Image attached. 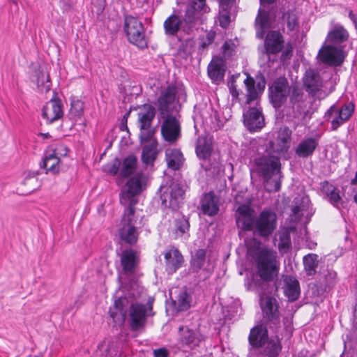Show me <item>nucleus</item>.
<instances>
[{
	"instance_id": "f257e3e1",
	"label": "nucleus",
	"mask_w": 357,
	"mask_h": 357,
	"mask_svg": "<svg viewBox=\"0 0 357 357\" xmlns=\"http://www.w3.org/2000/svg\"><path fill=\"white\" fill-rule=\"evenodd\" d=\"M146 183L147 177L142 173H137L127 181L119 195L120 203L126 209L119 229V236L122 241L129 245L135 244L138 240L134 207L138 203V196L146 189Z\"/></svg>"
},
{
	"instance_id": "f03ea898",
	"label": "nucleus",
	"mask_w": 357,
	"mask_h": 357,
	"mask_svg": "<svg viewBox=\"0 0 357 357\" xmlns=\"http://www.w3.org/2000/svg\"><path fill=\"white\" fill-rule=\"evenodd\" d=\"M236 221L238 228L252 231L263 239H268L278 227L277 214L270 208H264L258 215L248 205H241L236 212Z\"/></svg>"
},
{
	"instance_id": "7ed1b4c3",
	"label": "nucleus",
	"mask_w": 357,
	"mask_h": 357,
	"mask_svg": "<svg viewBox=\"0 0 357 357\" xmlns=\"http://www.w3.org/2000/svg\"><path fill=\"white\" fill-rule=\"evenodd\" d=\"M209 10L206 0L191 1L186 6L184 15L179 16L173 13L165 20L163 27L165 35L176 36L180 31L187 34L192 33L204 22V15Z\"/></svg>"
},
{
	"instance_id": "20e7f679",
	"label": "nucleus",
	"mask_w": 357,
	"mask_h": 357,
	"mask_svg": "<svg viewBox=\"0 0 357 357\" xmlns=\"http://www.w3.org/2000/svg\"><path fill=\"white\" fill-rule=\"evenodd\" d=\"M245 243L248 255L255 264L257 275L263 281H273L278 276L280 270L276 252L262 246L261 241L256 238L246 241Z\"/></svg>"
},
{
	"instance_id": "39448f33",
	"label": "nucleus",
	"mask_w": 357,
	"mask_h": 357,
	"mask_svg": "<svg viewBox=\"0 0 357 357\" xmlns=\"http://www.w3.org/2000/svg\"><path fill=\"white\" fill-rule=\"evenodd\" d=\"M255 171L264 179V185L269 192H278L281 187L280 163L278 157L262 155L254 160Z\"/></svg>"
},
{
	"instance_id": "423d86ee",
	"label": "nucleus",
	"mask_w": 357,
	"mask_h": 357,
	"mask_svg": "<svg viewBox=\"0 0 357 357\" xmlns=\"http://www.w3.org/2000/svg\"><path fill=\"white\" fill-rule=\"evenodd\" d=\"M152 303L149 301L146 303L137 302L130 305L128 321L132 331L144 328L147 318L154 314Z\"/></svg>"
},
{
	"instance_id": "0eeeda50",
	"label": "nucleus",
	"mask_w": 357,
	"mask_h": 357,
	"mask_svg": "<svg viewBox=\"0 0 357 357\" xmlns=\"http://www.w3.org/2000/svg\"><path fill=\"white\" fill-rule=\"evenodd\" d=\"M355 106L349 102L342 105H333L325 113L326 121L331 123V130H337L338 128L347 122L352 116Z\"/></svg>"
},
{
	"instance_id": "6e6552de",
	"label": "nucleus",
	"mask_w": 357,
	"mask_h": 357,
	"mask_svg": "<svg viewBox=\"0 0 357 357\" xmlns=\"http://www.w3.org/2000/svg\"><path fill=\"white\" fill-rule=\"evenodd\" d=\"M124 31L131 43L141 48L146 47L144 29L142 23L137 17L131 15L126 16Z\"/></svg>"
},
{
	"instance_id": "1a4fd4ad",
	"label": "nucleus",
	"mask_w": 357,
	"mask_h": 357,
	"mask_svg": "<svg viewBox=\"0 0 357 357\" xmlns=\"http://www.w3.org/2000/svg\"><path fill=\"white\" fill-rule=\"evenodd\" d=\"M160 190L162 204L166 208L176 210L184 198L185 190L183 186L173 182L168 186H162Z\"/></svg>"
},
{
	"instance_id": "9d476101",
	"label": "nucleus",
	"mask_w": 357,
	"mask_h": 357,
	"mask_svg": "<svg viewBox=\"0 0 357 357\" xmlns=\"http://www.w3.org/2000/svg\"><path fill=\"white\" fill-rule=\"evenodd\" d=\"M177 88L169 85L162 89L158 98V109L160 116H166L174 109L177 100Z\"/></svg>"
},
{
	"instance_id": "9b49d317",
	"label": "nucleus",
	"mask_w": 357,
	"mask_h": 357,
	"mask_svg": "<svg viewBox=\"0 0 357 357\" xmlns=\"http://www.w3.org/2000/svg\"><path fill=\"white\" fill-rule=\"evenodd\" d=\"M271 101L275 108L280 107L290 95L291 87L288 80L280 77L276 79L269 89Z\"/></svg>"
},
{
	"instance_id": "f8f14e48",
	"label": "nucleus",
	"mask_w": 357,
	"mask_h": 357,
	"mask_svg": "<svg viewBox=\"0 0 357 357\" xmlns=\"http://www.w3.org/2000/svg\"><path fill=\"white\" fill-rule=\"evenodd\" d=\"M303 84L306 91L312 97L322 99L326 96L323 91V82L319 74L312 69L306 70L303 77Z\"/></svg>"
},
{
	"instance_id": "ddd939ff",
	"label": "nucleus",
	"mask_w": 357,
	"mask_h": 357,
	"mask_svg": "<svg viewBox=\"0 0 357 357\" xmlns=\"http://www.w3.org/2000/svg\"><path fill=\"white\" fill-rule=\"evenodd\" d=\"M160 117L163 119L161 134L164 139L169 143L177 141L181 135V126L178 119L172 114Z\"/></svg>"
},
{
	"instance_id": "4468645a",
	"label": "nucleus",
	"mask_w": 357,
	"mask_h": 357,
	"mask_svg": "<svg viewBox=\"0 0 357 357\" xmlns=\"http://www.w3.org/2000/svg\"><path fill=\"white\" fill-rule=\"evenodd\" d=\"M178 333V342L184 349H192L199 346L204 340L203 336L198 331H193L188 326L179 327Z\"/></svg>"
},
{
	"instance_id": "2eb2a0df",
	"label": "nucleus",
	"mask_w": 357,
	"mask_h": 357,
	"mask_svg": "<svg viewBox=\"0 0 357 357\" xmlns=\"http://www.w3.org/2000/svg\"><path fill=\"white\" fill-rule=\"evenodd\" d=\"M292 131L287 126L281 128L275 139L271 142V151L278 154L285 153L290 147Z\"/></svg>"
},
{
	"instance_id": "dca6fc26",
	"label": "nucleus",
	"mask_w": 357,
	"mask_h": 357,
	"mask_svg": "<svg viewBox=\"0 0 357 357\" xmlns=\"http://www.w3.org/2000/svg\"><path fill=\"white\" fill-rule=\"evenodd\" d=\"M63 115L62 103L60 100L52 99L46 103L42 110V116L47 123H52Z\"/></svg>"
},
{
	"instance_id": "f3484780",
	"label": "nucleus",
	"mask_w": 357,
	"mask_h": 357,
	"mask_svg": "<svg viewBox=\"0 0 357 357\" xmlns=\"http://www.w3.org/2000/svg\"><path fill=\"white\" fill-rule=\"evenodd\" d=\"M284 38L278 31H269L265 38L264 48L266 54H277L284 47Z\"/></svg>"
},
{
	"instance_id": "a211bd4d",
	"label": "nucleus",
	"mask_w": 357,
	"mask_h": 357,
	"mask_svg": "<svg viewBox=\"0 0 357 357\" xmlns=\"http://www.w3.org/2000/svg\"><path fill=\"white\" fill-rule=\"evenodd\" d=\"M243 119L245 126L251 132L257 131L264 126V116L255 107H252L244 113Z\"/></svg>"
},
{
	"instance_id": "6ab92c4d",
	"label": "nucleus",
	"mask_w": 357,
	"mask_h": 357,
	"mask_svg": "<svg viewBox=\"0 0 357 357\" xmlns=\"http://www.w3.org/2000/svg\"><path fill=\"white\" fill-rule=\"evenodd\" d=\"M303 92L300 89L293 87L290 96V102L292 105L294 116L301 119H305L308 113L306 105L303 101Z\"/></svg>"
},
{
	"instance_id": "aec40b11",
	"label": "nucleus",
	"mask_w": 357,
	"mask_h": 357,
	"mask_svg": "<svg viewBox=\"0 0 357 357\" xmlns=\"http://www.w3.org/2000/svg\"><path fill=\"white\" fill-rule=\"evenodd\" d=\"M260 305L264 317L273 324H277L279 319L278 302L275 298L271 296L261 298Z\"/></svg>"
},
{
	"instance_id": "412c9836",
	"label": "nucleus",
	"mask_w": 357,
	"mask_h": 357,
	"mask_svg": "<svg viewBox=\"0 0 357 357\" xmlns=\"http://www.w3.org/2000/svg\"><path fill=\"white\" fill-rule=\"evenodd\" d=\"M320 60L330 66H339L342 62L340 50L331 45L324 46L319 52Z\"/></svg>"
},
{
	"instance_id": "4be33fe9",
	"label": "nucleus",
	"mask_w": 357,
	"mask_h": 357,
	"mask_svg": "<svg viewBox=\"0 0 357 357\" xmlns=\"http://www.w3.org/2000/svg\"><path fill=\"white\" fill-rule=\"evenodd\" d=\"M128 303L126 298L121 297L116 300L113 306L110 307V317L116 324H122L124 323L126 317Z\"/></svg>"
},
{
	"instance_id": "5701e85b",
	"label": "nucleus",
	"mask_w": 357,
	"mask_h": 357,
	"mask_svg": "<svg viewBox=\"0 0 357 357\" xmlns=\"http://www.w3.org/2000/svg\"><path fill=\"white\" fill-rule=\"evenodd\" d=\"M166 271L169 274L175 273L183 264V257L176 248H172L165 253Z\"/></svg>"
},
{
	"instance_id": "b1692460",
	"label": "nucleus",
	"mask_w": 357,
	"mask_h": 357,
	"mask_svg": "<svg viewBox=\"0 0 357 357\" xmlns=\"http://www.w3.org/2000/svg\"><path fill=\"white\" fill-rule=\"evenodd\" d=\"M273 21V19L269 12L264 9L259 10L258 15L255 20L257 38L260 39L264 38L266 31L271 28Z\"/></svg>"
},
{
	"instance_id": "393cba45",
	"label": "nucleus",
	"mask_w": 357,
	"mask_h": 357,
	"mask_svg": "<svg viewBox=\"0 0 357 357\" xmlns=\"http://www.w3.org/2000/svg\"><path fill=\"white\" fill-rule=\"evenodd\" d=\"M248 340L250 344L255 347H262L268 341V331L266 326L257 325L250 331Z\"/></svg>"
},
{
	"instance_id": "a878e982",
	"label": "nucleus",
	"mask_w": 357,
	"mask_h": 357,
	"mask_svg": "<svg viewBox=\"0 0 357 357\" xmlns=\"http://www.w3.org/2000/svg\"><path fill=\"white\" fill-rule=\"evenodd\" d=\"M155 115V109L151 105L145 104L138 112V121L141 130H148L151 128Z\"/></svg>"
},
{
	"instance_id": "bb28decb",
	"label": "nucleus",
	"mask_w": 357,
	"mask_h": 357,
	"mask_svg": "<svg viewBox=\"0 0 357 357\" xmlns=\"http://www.w3.org/2000/svg\"><path fill=\"white\" fill-rule=\"evenodd\" d=\"M139 263V256L136 251L127 249L123 251L121 256V264L126 273H133Z\"/></svg>"
},
{
	"instance_id": "cd10ccee",
	"label": "nucleus",
	"mask_w": 357,
	"mask_h": 357,
	"mask_svg": "<svg viewBox=\"0 0 357 357\" xmlns=\"http://www.w3.org/2000/svg\"><path fill=\"white\" fill-rule=\"evenodd\" d=\"M201 208L204 214L208 216L216 215L219 211L218 199L213 192L205 194L201 201Z\"/></svg>"
},
{
	"instance_id": "c85d7f7f",
	"label": "nucleus",
	"mask_w": 357,
	"mask_h": 357,
	"mask_svg": "<svg viewBox=\"0 0 357 357\" xmlns=\"http://www.w3.org/2000/svg\"><path fill=\"white\" fill-rule=\"evenodd\" d=\"M41 167L46 169L47 173L55 174L59 172L60 158L54 150L45 153Z\"/></svg>"
},
{
	"instance_id": "c756f323",
	"label": "nucleus",
	"mask_w": 357,
	"mask_h": 357,
	"mask_svg": "<svg viewBox=\"0 0 357 357\" xmlns=\"http://www.w3.org/2000/svg\"><path fill=\"white\" fill-rule=\"evenodd\" d=\"M318 141L312 137H308L302 140L295 149L296 154L301 158H307L314 153Z\"/></svg>"
},
{
	"instance_id": "7c9ffc66",
	"label": "nucleus",
	"mask_w": 357,
	"mask_h": 357,
	"mask_svg": "<svg viewBox=\"0 0 357 357\" xmlns=\"http://www.w3.org/2000/svg\"><path fill=\"white\" fill-rule=\"evenodd\" d=\"M348 31L340 24H335L328 33L326 40L334 44H340L347 40Z\"/></svg>"
},
{
	"instance_id": "2f4dec72",
	"label": "nucleus",
	"mask_w": 357,
	"mask_h": 357,
	"mask_svg": "<svg viewBox=\"0 0 357 357\" xmlns=\"http://www.w3.org/2000/svg\"><path fill=\"white\" fill-rule=\"evenodd\" d=\"M165 158L169 168L177 170L183 164L184 158L180 150L168 149L165 151Z\"/></svg>"
},
{
	"instance_id": "473e14b6",
	"label": "nucleus",
	"mask_w": 357,
	"mask_h": 357,
	"mask_svg": "<svg viewBox=\"0 0 357 357\" xmlns=\"http://www.w3.org/2000/svg\"><path fill=\"white\" fill-rule=\"evenodd\" d=\"M212 149V142L209 137L207 136L198 137L196 144V153L200 159L208 158L211 156Z\"/></svg>"
},
{
	"instance_id": "72a5a7b5",
	"label": "nucleus",
	"mask_w": 357,
	"mask_h": 357,
	"mask_svg": "<svg viewBox=\"0 0 357 357\" xmlns=\"http://www.w3.org/2000/svg\"><path fill=\"white\" fill-rule=\"evenodd\" d=\"M284 293L289 301H294L297 300L300 294L298 281L293 277H286L284 279Z\"/></svg>"
},
{
	"instance_id": "f704fd0d",
	"label": "nucleus",
	"mask_w": 357,
	"mask_h": 357,
	"mask_svg": "<svg viewBox=\"0 0 357 357\" xmlns=\"http://www.w3.org/2000/svg\"><path fill=\"white\" fill-rule=\"evenodd\" d=\"M321 192L326 196L329 202L335 206L339 207L342 199L340 190L328 181L321 183Z\"/></svg>"
},
{
	"instance_id": "c9c22d12",
	"label": "nucleus",
	"mask_w": 357,
	"mask_h": 357,
	"mask_svg": "<svg viewBox=\"0 0 357 357\" xmlns=\"http://www.w3.org/2000/svg\"><path fill=\"white\" fill-rule=\"evenodd\" d=\"M33 81L36 82L37 87L42 93H46L50 91L51 82L49 75L41 68L36 69L34 72Z\"/></svg>"
},
{
	"instance_id": "e433bc0d",
	"label": "nucleus",
	"mask_w": 357,
	"mask_h": 357,
	"mask_svg": "<svg viewBox=\"0 0 357 357\" xmlns=\"http://www.w3.org/2000/svg\"><path fill=\"white\" fill-rule=\"evenodd\" d=\"M137 159L135 155H129L125 158L123 162H121L120 176L123 178H127L133 174L137 169Z\"/></svg>"
},
{
	"instance_id": "4c0bfd02",
	"label": "nucleus",
	"mask_w": 357,
	"mask_h": 357,
	"mask_svg": "<svg viewBox=\"0 0 357 357\" xmlns=\"http://www.w3.org/2000/svg\"><path fill=\"white\" fill-rule=\"evenodd\" d=\"M282 23L286 24L288 31H298L299 28L298 17L295 10H289L283 12Z\"/></svg>"
},
{
	"instance_id": "58836bf2",
	"label": "nucleus",
	"mask_w": 357,
	"mask_h": 357,
	"mask_svg": "<svg viewBox=\"0 0 357 357\" xmlns=\"http://www.w3.org/2000/svg\"><path fill=\"white\" fill-rule=\"evenodd\" d=\"M172 302L178 311H185L190 307V297L185 289H181Z\"/></svg>"
},
{
	"instance_id": "ea45409f",
	"label": "nucleus",
	"mask_w": 357,
	"mask_h": 357,
	"mask_svg": "<svg viewBox=\"0 0 357 357\" xmlns=\"http://www.w3.org/2000/svg\"><path fill=\"white\" fill-rule=\"evenodd\" d=\"M208 75L214 82H220L224 77L225 69L220 62L211 61L208 66Z\"/></svg>"
},
{
	"instance_id": "a19ab883",
	"label": "nucleus",
	"mask_w": 357,
	"mask_h": 357,
	"mask_svg": "<svg viewBox=\"0 0 357 357\" xmlns=\"http://www.w3.org/2000/svg\"><path fill=\"white\" fill-rule=\"evenodd\" d=\"M38 178L35 175L31 174L25 177L18 188V190L22 195H28L34 191L38 188Z\"/></svg>"
},
{
	"instance_id": "79ce46f5",
	"label": "nucleus",
	"mask_w": 357,
	"mask_h": 357,
	"mask_svg": "<svg viewBox=\"0 0 357 357\" xmlns=\"http://www.w3.org/2000/svg\"><path fill=\"white\" fill-rule=\"evenodd\" d=\"M267 344L264 348V354L267 357H278L282 350L280 340L278 336L275 338L270 339L267 342Z\"/></svg>"
},
{
	"instance_id": "37998d69",
	"label": "nucleus",
	"mask_w": 357,
	"mask_h": 357,
	"mask_svg": "<svg viewBox=\"0 0 357 357\" xmlns=\"http://www.w3.org/2000/svg\"><path fill=\"white\" fill-rule=\"evenodd\" d=\"M318 263V255L315 254H309L304 257V268L307 275H313L316 273Z\"/></svg>"
},
{
	"instance_id": "c03bdc74",
	"label": "nucleus",
	"mask_w": 357,
	"mask_h": 357,
	"mask_svg": "<svg viewBox=\"0 0 357 357\" xmlns=\"http://www.w3.org/2000/svg\"><path fill=\"white\" fill-rule=\"evenodd\" d=\"M219 21L220 25L222 28H227L230 23L229 10L232 5L226 3H219Z\"/></svg>"
},
{
	"instance_id": "a18cd8bd",
	"label": "nucleus",
	"mask_w": 357,
	"mask_h": 357,
	"mask_svg": "<svg viewBox=\"0 0 357 357\" xmlns=\"http://www.w3.org/2000/svg\"><path fill=\"white\" fill-rule=\"evenodd\" d=\"M206 261V251L198 250L192 257L191 266L194 271L198 272L204 265Z\"/></svg>"
},
{
	"instance_id": "49530a36",
	"label": "nucleus",
	"mask_w": 357,
	"mask_h": 357,
	"mask_svg": "<svg viewBox=\"0 0 357 357\" xmlns=\"http://www.w3.org/2000/svg\"><path fill=\"white\" fill-rule=\"evenodd\" d=\"M243 82L247 89V100L246 102L250 104L252 101L255 100L258 98V92L255 87V80L251 77L247 76L243 79Z\"/></svg>"
},
{
	"instance_id": "de8ad7c7",
	"label": "nucleus",
	"mask_w": 357,
	"mask_h": 357,
	"mask_svg": "<svg viewBox=\"0 0 357 357\" xmlns=\"http://www.w3.org/2000/svg\"><path fill=\"white\" fill-rule=\"evenodd\" d=\"M190 223L185 217H179L175 220V233L177 236H182L188 231Z\"/></svg>"
},
{
	"instance_id": "09e8293b",
	"label": "nucleus",
	"mask_w": 357,
	"mask_h": 357,
	"mask_svg": "<svg viewBox=\"0 0 357 357\" xmlns=\"http://www.w3.org/2000/svg\"><path fill=\"white\" fill-rule=\"evenodd\" d=\"M201 116L204 123L206 124H215L218 119L217 112L211 107H206L205 111L202 112Z\"/></svg>"
},
{
	"instance_id": "8fccbe9b",
	"label": "nucleus",
	"mask_w": 357,
	"mask_h": 357,
	"mask_svg": "<svg viewBox=\"0 0 357 357\" xmlns=\"http://www.w3.org/2000/svg\"><path fill=\"white\" fill-rule=\"evenodd\" d=\"M84 102L79 100H73L71 102L70 114L75 119H79L83 114Z\"/></svg>"
},
{
	"instance_id": "3c124183",
	"label": "nucleus",
	"mask_w": 357,
	"mask_h": 357,
	"mask_svg": "<svg viewBox=\"0 0 357 357\" xmlns=\"http://www.w3.org/2000/svg\"><path fill=\"white\" fill-rule=\"evenodd\" d=\"M121 161L119 158H115L110 162L104 166V171L111 175L115 176L120 173Z\"/></svg>"
},
{
	"instance_id": "603ef678",
	"label": "nucleus",
	"mask_w": 357,
	"mask_h": 357,
	"mask_svg": "<svg viewBox=\"0 0 357 357\" xmlns=\"http://www.w3.org/2000/svg\"><path fill=\"white\" fill-rule=\"evenodd\" d=\"M155 159L154 151L149 146H145L142 153V160L144 163L149 165L152 163Z\"/></svg>"
},
{
	"instance_id": "864d4df0",
	"label": "nucleus",
	"mask_w": 357,
	"mask_h": 357,
	"mask_svg": "<svg viewBox=\"0 0 357 357\" xmlns=\"http://www.w3.org/2000/svg\"><path fill=\"white\" fill-rule=\"evenodd\" d=\"M240 77V74L234 75L231 77V80L229 82L228 86L229 91L234 98H237L239 93L237 89L236 79Z\"/></svg>"
},
{
	"instance_id": "5fc2aeb1",
	"label": "nucleus",
	"mask_w": 357,
	"mask_h": 357,
	"mask_svg": "<svg viewBox=\"0 0 357 357\" xmlns=\"http://www.w3.org/2000/svg\"><path fill=\"white\" fill-rule=\"evenodd\" d=\"M290 245V237L289 234L283 233L280 237L278 243V249L281 251L288 249Z\"/></svg>"
},
{
	"instance_id": "6e6d98bb",
	"label": "nucleus",
	"mask_w": 357,
	"mask_h": 357,
	"mask_svg": "<svg viewBox=\"0 0 357 357\" xmlns=\"http://www.w3.org/2000/svg\"><path fill=\"white\" fill-rule=\"evenodd\" d=\"M215 32L210 31V32L207 33L206 35V38L202 42V43L200 45V47L202 49H204L206 47H208L209 45H211L213 42V40L215 39Z\"/></svg>"
},
{
	"instance_id": "4d7b16f0",
	"label": "nucleus",
	"mask_w": 357,
	"mask_h": 357,
	"mask_svg": "<svg viewBox=\"0 0 357 357\" xmlns=\"http://www.w3.org/2000/svg\"><path fill=\"white\" fill-rule=\"evenodd\" d=\"M153 132L148 130H141L139 137L142 142H149L151 140Z\"/></svg>"
},
{
	"instance_id": "13d9d810",
	"label": "nucleus",
	"mask_w": 357,
	"mask_h": 357,
	"mask_svg": "<svg viewBox=\"0 0 357 357\" xmlns=\"http://www.w3.org/2000/svg\"><path fill=\"white\" fill-rule=\"evenodd\" d=\"M154 357H167L168 351L165 348L155 349L153 352Z\"/></svg>"
},
{
	"instance_id": "bf43d9fd",
	"label": "nucleus",
	"mask_w": 357,
	"mask_h": 357,
	"mask_svg": "<svg viewBox=\"0 0 357 357\" xmlns=\"http://www.w3.org/2000/svg\"><path fill=\"white\" fill-rule=\"evenodd\" d=\"M303 211V208L300 206H294L292 211L295 215H299L300 212Z\"/></svg>"
},
{
	"instance_id": "052dcab7",
	"label": "nucleus",
	"mask_w": 357,
	"mask_h": 357,
	"mask_svg": "<svg viewBox=\"0 0 357 357\" xmlns=\"http://www.w3.org/2000/svg\"><path fill=\"white\" fill-rule=\"evenodd\" d=\"M349 17L356 24V17L351 10L349 11Z\"/></svg>"
},
{
	"instance_id": "680f3d73",
	"label": "nucleus",
	"mask_w": 357,
	"mask_h": 357,
	"mask_svg": "<svg viewBox=\"0 0 357 357\" xmlns=\"http://www.w3.org/2000/svg\"><path fill=\"white\" fill-rule=\"evenodd\" d=\"M219 3H226V4H231L233 5V3L235 2V0H218Z\"/></svg>"
},
{
	"instance_id": "e2e57ef3",
	"label": "nucleus",
	"mask_w": 357,
	"mask_h": 357,
	"mask_svg": "<svg viewBox=\"0 0 357 357\" xmlns=\"http://www.w3.org/2000/svg\"><path fill=\"white\" fill-rule=\"evenodd\" d=\"M277 0H259L261 4H271L275 2Z\"/></svg>"
},
{
	"instance_id": "0e129e2a",
	"label": "nucleus",
	"mask_w": 357,
	"mask_h": 357,
	"mask_svg": "<svg viewBox=\"0 0 357 357\" xmlns=\"http://www.w3.org/2000/svg\"><path fill=\"white\" fill-rule=\"evenodd\" d=\"M223 50L225 53L227 52V50L229 48V43L228 42H225L223 45Z\"/></svg>"
},
{
	"instance_id": "69168bd1",
	"label": "nucleus",
	"mask_w": 357,
	"mask_h": 357,
	"mask_svg": "<svg viewBox=\"0 0 357 357\" xmlns=\"http://www.w3.org/2000/svg\"><path fill=\"white\" fill-rule=\"evenodd\" d=\"M351 183L352 185H355V184H356V183H357V170H356V174H355V177H354V178H353V179L351 180Z\"/></svg>"
},
{
	"instance_id": "338daca9",
	"label": "nucleus",
	"mask_w": 357,
	"mask_h": 357,
	"mask_svg": "<svg viewBox=\"0 0 357 357\" xmlns=\"http://www.w3.org/2000/svg\"><path fill=\"white\" fill-rule=\"evenodd\" d=\"M40 135H43L45 138H48L50 137L49 133H45V134L41 133Z\"/></svg>"
},
{
	"instance_id": "774afa93",
	"label": "nucleus",
	"mask_w": 357,
	"mask_h": 357,
	"mask_svg": "<svg viewBox=\"0 0 357 357\" xmlns=\"http://www.w3.org/2000/svg\"><path fill=\"white\" fill-rule=\"evenodd\" d=\"M354 202L357 204V194L354 197Z\"/></svg>"
}]
</instances>
